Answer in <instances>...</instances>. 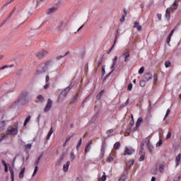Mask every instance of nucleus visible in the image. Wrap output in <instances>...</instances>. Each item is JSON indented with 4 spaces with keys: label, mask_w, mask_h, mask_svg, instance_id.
<instances>
[{
    "label": "nucleus",
    "mask_w": 181,
    "mask_h": 181,
    "mask_svg": "<svg viewBox=\"0 0 181 181\" xmlns=\"http://www.w3.org/2000/svg\"><path fill=\"white\" fill-rule=\"evenodd\" d=\"M118 60V57L117 56H115L114 57V59H112V71L110 73L108 74V75H107L105 77V79L108 78V76H110V74H111V73H112V71H114V67H115V64H117V61Z\"/></svg>",
    "instance_id": "obj_7"
},
{
    "label": "nucleus",
    "mask_w": 181,
    "mask_h": 181,
    "mask_svg": "<svg viewBox=\"0 0 181 181\" xmlns=\"http://www.w3.org/2000/svg\"><path fill=\"white\" fill-rule=\"evenodd\" d=\"M37 98L38 100L41 102V103H43V101H45V98H43V95H39L37 96Z\"/></svg>",
    "instance_id": "obj_41"
},
{
    "label": "nucleus",
    "mask_w": 181,
    "mask_h": 181,
    "mask_svg": "<svg viewBox=\"0 0 181 181\" xmlns=\"http://www.w3.org/2000/svg\"><path fill=\"white\" fill-rule=\"evenodd\" d=\"M9 172H10L11 176V181H15V174H14V172H13V168L10 167L9 168Z\"/></svg>",
    "instance_id": "obj_19"
},
{
    "label": "nucleus",
    "mask_w": 181,
    "mask_h": 181,
    "mask_svg": "<svg viewBox=\"0 0 181 181\" xmlns=\"http://www.w3.org/2000/svg\"><path fill=\"white\" fill-rule=\"evenodd\" d=\"M147 146L149 152H152V149H153V146H152V144H151V141L149 140L147 142Z\"/></svg>",
    "instance_id": "obj_25"
},
{
    "label": "nucleus",
    "mask_w": 181,
    "mask_h": 181,
    "mask_svg": "<svg viewBox=\"0 0 181 181\" xmlns=\"http://www.w3.org/2000/svg\"><path fill=\"white\" fill-rule=\"evenodd\" d=\"M157 18H158V21H160L162 19V14L158 13L157 14Z\"/></svg>",
    "instance_id": "obj_54"
},
{
    "label": "nucleus",
    "mask_w": 181,
    "mask_h": 181,
    "mask_svg": "<svg viewBox=\"0 0 181 181\" xmlns=\"http://www.w3.org/2000/svg\"><path fill=\"white\" fill-rule=\"evenodd\" d=\"M101 63H103V60L100 59L98 62V66H101Z\"/></svg>",
    "instance_id": "obj_63"
},
{
    "label": "nucleus",
    "mask_w": 181,
    "mask_h": 181,
    "mask_svg": "<svg viewBox=\"0 0 181 181\" xmlns=\"http://www.w3.org/2000/svg\"><path fill=\"white\" fill-rule=\"evenodd\" d=\"M49 76L48 75H47L46 76V77H45V81H46V83H49Z\"/></svg>",
    "instance_id": "obj_62"
},
{
    "label": "nucleus",
    "mask_w": 181,
    "mask_h": 181,
    "mask_svg": "<svg viewBox=\"0 0 181 181\" xmlns=\"http://www.w3.org/2000/svg\"><path fill=\"white\" fill-rule=\"evenodd\" d=\"M44 88L45 90H47V88H49V82H47V83L44 86Z\"/></svg>",
    "instance_id": "obj_55"
},
{
    "label": "nucleus",
    "mask_w": 181,
    "mask_h": 181,
    "mask_svg": "<svg viewBox=\"0 0 181 181\" xmlns=\"http://www.w3.org/2000/svg\"><path fill=\"white\" fill-rule=\"evenodd\" d=\"M11 18H12V14H9L8 16L7 17V18H6L5 20H4L2 21L1 26H2V25H5V23H6V22H8V21H9V19H11Z\"/></svg>",
    "instance_id": "obj_27"
},
{
    "label": "nucleus",
    "mask_w": 181,
    "mask_h": 181,
    "mask_svg": "<svg viewBox=\"0 0 181 181\" xmlns=\"http://www.w3.org/2000/svg\"><path fill=\"white\" fill-rule=\"evenodd\" d=\"M0 119H3L0 122V132L1 129H4L5 127L6 123L9 121L8 119V116L6 113H5V110H0Z\"/></svg>",
    "instance_id": "obj_2"
},
{
    "label": "nucleus",
    "mask_w": 181,
    "mask_h": 181,
    "mask_svg": "<svg viewBox=\"0 0 181 181\" xmlns=\"http://www.w3.org/2000/svg\"><path fill=\"white\" fill-rule=\"evenodd\" d=\"M67 26V21H63L59 22L55 27V29L60 30V29H63V28H66Z\"/></svg>",
    "instance_id": "obj_5"
},
{
    "label": "nucleus",
    "mask_w": 181,
    "mask_h": 181,
    "mask_svg": "<svg viewBox=\"0 0 181 181\" xmlns=\"http://www.w3.org/2000/svg\"><path fill=\"white\" fill-rule=\"evenodd\" d=\"M30 118H32V117L30 115H28L24 122V124H23L24 127H26V125H28V123L30 122Z\"/></svg>",
    "instance_id": "obj_23"
},
{
    "label": "nucleus",
    "mask_w": 181,
    "mask_h": 181,
    "mask_svg": "<svg viewBox=\"0 0 181 181\" xmlns=\"http://www.w3.org/2000/svg\"><path fill=\"white\" fill-rule=\"evenodd\" d=\"M16 134H18V129L13 126L8 127L6 131V135H16Z\"/></svg>",
    "instance_id": "obj_3"
},
{
    "label": "nucleus",
    "mask_w": 181,
    "mask_h": 181,
    "mask_svg": "<svg viewBox=\"0 0 181 181\" xmlns=\"http://www.w3.org/2000/svg\"><path fill=\"white\" fill-rule=\"evenodd\" d=\"M49 67H52V62L50 61L40 64L37 68V76L39 74H43V73L47 71V69H49Z\"/></svg>",
    "instance_id": "obj_1"
},
{
    "label": "nucleus",
    "mask_w": 181,
    "mask_h": 181,
    "mask_svg": "<svg viewBox=\"0 0 181 181\" xmlns=\"http://www.w3.org/2000/svg\"><path fill=\"white\" fill-rule=\"evenodd\" d=\"M127 168H130V166H132L134 165V160H130L129 162L126 163Z\"/></svg>",
    "instance_id": "obj_34"
},
{
    "label": "nucleus",
    "mask_w": 181,
    "mask_h": 181,
    "mask_svg": "<svg viewBox=\"0 0 181 181\" xmlns=\"http://www.w3.org/2000/svg\"><path fill=\"white\" fill-rule=\"evenodd\" d=\"M64 158H66V153H63L60 159L58 160V163H62V162H63V160H64Z\"/></svg>",
    "instance_id": "obj_30"
},
{
    "label": "nucleus",
    "mask_w": 181,
    "mask_h": 181,
    "mask_svg": "<svg viewBox=\"0 0 181 181\" xmlns=\"http://www.w3.org/2000/svg\"><path fill=\"white\" fill-rule=\"evenodd\" d=\"M104 93V90H102L100 93H98L96 96V98L98 100H100L101 97L103 96V93Z\"/></svg>",
    "instance_id": "obj_39"
},
{
    "label": "nucleus",
    "mask_w": 181,
    "mask_h": 181,
    "mask_svg": "<svg viewBox=\"0 0 181 181\" xmlns=\"http://www.w3.org/2000/svg\"><path fill=\"white\" fill-rule=\"evenodd\" d=\"M25 168H23L18 175L19 179H23L25 176Z\"/></svg>",
    "instance_id": "obj_21"
},
{
    "label": "nucleus",
    "mask_w": 181,
    "mask_h": 181,
    "mask_svg": "<svg viewBox=\"0 0 181 181\" xmlns=\"http://www.w3.org/2000/svg\"><path fill=\"white\" fill-rule=\"evenodd\" d=\"M69 88H66L62 93H61V95H62L63 97H67V94H69Z\"/></svg>",
    "instance_id": "obj_18"
},
{
    "label": "nucleus",
    "mask_w": 181,
    "mask_h": 181,
    "mask_svg": "<svg viewBox=\"0 0 181 181\" xmlns=\"http://www.w3.org/2000/svg\"><path fill=\"white\" fill-rule=\"evenodd\" d=\"M129 124H130L131 127H134V124H135V122L134 120H132Z\"/></svg>",
    "instance_id": "obj_59"
},
{
    "label": "nucleus",
    "mask_w": 181,
    "mask_h": 181,
    "mask_svg": "<svg viewBox=\"0 0 181 181\" xmlns=\"http://www.w3.org/2000/svg\"><path fill=\"white\" fill-rule=\"evenodd\" d=\"M165 18L169 21L170 19V9L167 8L165 11Z\"/></svg>",
    "instance_id": "obj_24"
},
{
    "label": "nucleus",
    "mask_w": 181,
    "mask_h": 181,
    "mask_svg": "<svg viewBox=\"0 0 181 181\" xmlns=\"http://www.w3.org/2000/svg\"><path fill=\"white\" fill-rule=\"evenodd\" d=\"M153 83H156V81H158V75L155 74L153 76Z\"/></svg>",
    "instance_id": "obj_45"
},
{
    "label": "nucleus",
    "mask_w": 181,
    "mask_h": 181,
    "mask_svg": "<svg viewBox=\"0 0 181 181\" xmlns=\"http://www.w3.org/2000/svg\"><path fill=\"white\" fill-rule=\"evenodd\" d=\"M173 33H175V29H173L169 34L167 40H166V42L167 43H170V39L172 37V36L173 35Z\"/></svg>",
    "instance_id": "obj_22"
},
{
    "label": "nucleus",
    "mask_w": 181,
    "mask_h": 181,
    "mask_svg": "<svg viewBox=\"0 0 181 181\" xmlns=\"http://www.w3.org/2000/svg\"><path fill=\"white\" fill-rule=\"evenodd\" d=\"M124 62H129V52H125L124 54Z\"/></svg>",
    "instance_id": "obj_29"
},
{
    "label": "nucleus",
    "mask_w": 181,
    "mask_h": 181,
    "mask_svg": "<svg viewBox=\"0 0 181 181\" xmlns=\"http://www.w3.org/2000/svg\"><path fill=\"white\" fill-rule=\"evenodd\" d=\"M172 137V132H169L166 136V139H170Z\"/></svg>",
    "instance_id": "obj_47"
},
{
    "label": "nucleus",
    "mask_w": 181,
    "mask_h": 181,
    "mask_svg": "<svg viewBox=\"0 0 181 181\" xmlns=\"http://www.w3.org/2000/svg\"><path fill=\"white\" fill-rule=\"evenodd\" d=\"M39 163H40V161L38 160H37V161L35 163V167L34 169V172L33 173V177L36 175V173H37V170H38L37 165H39Z\"/></svg>",
    "instance_id": "obj_13"
},
{
    "label": "nucleus",
    "mask_w": 181,
    "mask_h": 181,
    "mask_svg": "<svg viewBox=\"0 0 181 181\" xmlns=\"http://www.w3.org/2000/svg\"><path fill=\"white\" fill-rule=\"evenodd\" d=\"M120 144L119 142H116L114 145V149H118L119 148Z\"/></svg>",
    "instance_id": "obj_44"
},
{
    "label": "nucleus",
    "mask_w": 181,
    "mask_h": 181,
    "mask_svg": "<svg viewBox=\"0 0 181 181\" xmlns=\"http://www.w3.org/2000/svg\"><path fill=\"white\" fill-rule=\"evenodd\" d=\"M133 28H136V30H139V31H141L142 30V26H141L139 25V23L138 22H134V25L133 26Z\"/></svg>",
    "instance_id": "obj_20"
},
{
    "label": "nucleus",
    "mask_w": 181,
    "mask_h": 181,
    "mask_svg": "<svg viewBox=\"0 0 181 181\" xmlns=\"http://www.w3.org/2000/svg\"><path fill=\"white\" fill-rule=\"evenodd\" d=\"M169 114H170V110L168 109L167 112H166V114H165V116L164 117V119H166V117H168V115H169Z\"/></svg>",
    "instance_id": "obj_50"
},
{
    "label": "nucleus",
    "mask_w": 181,
    "mask_h": 181,
    "mask_svg": "<svg viewBox=\"0 0 181 181\" xmlns=\"http://www.w3.org/2000/svg\"><path fill=\"white\" fill-rule=\"evenodd\" d=\"M180 159H181V154H178L175 158V162L177 163V165H179V163H180Z\"/></svg>",
    "instance_id": "obj_31"
},
{
    "label": "nucleus",
    "mask_w": 181,
    "mask_h": 181,
    "mask_svg": "<svg viewBox=\"0 0 181 181\" xmlns=\"http://www.w3.org/2000/svg\"><path fill=\"white\" fill-rule=\"evenodd\" d=\"M106 179H107V176L103 175V176L102 177V180L105 181Z\"/></svg>",
    "instance_id": "obj_64"
},
{
    "label": "nucleus",
    "mask_w": 181,
    "mask_h": 181,
    "mask_svg": "<svg viewBox=\"0 0 181 181\" xmlns=\"http://www.w3.org/2000/svg\"><path fill=\"white\" fill-rule=\"evenodd\" d=\"M171 64H172V63H170V61H166L165 62V67H170V66H171Z\"/></svg>",
    "instance_id": "obj_42"
},
{
    "label": "nucleus",
    "mask_w": 181,
    "mask_h": 181,
    "mask_svg": "<svg viewBox=\"0 0 181 181\" xmlns=\"http://www.w3.org/2000/svg\"><path fill=\"white\" fill-rule=\"evenodd\" d=\"M69 54V52H66L64 55H60L56 57L57 60H60V59H63V57L67 56Z\"/></svg>",
    "instance_id": "obj_36"
},
{
    "label": "nucleus",
    "mask_w": 181,
    "mask_h": 181,
    "mask_svg": "<svg viewBox=\"0 0 181 181\" xmlns=\"http://www.w3.org/2000/svg\"><path fill=\"white\" fill-rule=\"evenodd\" d=\"M74 136V133H70L69 135L66 138V142H69L70 139H71V137Z\"/></svg>",
    "instance_id": "obj_32"
},
{
    "label": "nucleus",
    "mask_w": 181,
    "mask_h": 181,
    "mask_svg": "<svg viewBox=\"0 0 181 181\" xmlns=\"http://www.w3.org/2000/svg\"><path fill=\"white\" fill-rule=\"evenodd\" d=\"M12 67H15V64L4 65V66L0 67V71L1 70H5V69H12Z\"/></svg>",
    "instance_id": "obj_16"
},
{
    "label": "nucleus",
    "mask_w": 181,
    "mask_h": 181,
    "mask_svg": "<svg viewBox=\"0 0 181 181\" xmlns=\"http://www.w3.org/2000/svg\"><path fill=\"white\" fill-rule=\"evenodd\" d=\"M143 80L146 82L149 81V80H152V74L146 73L143 76Z\"/></svg>",
    "instance_id": "obj_9"
},
{
    "label": "nucleus",
    "mask_w": 181,
    "mask_h": 181,
    "mask_svg": "<svg viewBox=\"0 0 181 181\" xmlns=\"http://www.w3.org/2000/svg\"><path fill=\"white\" fill-rule=\"evenodd\" d=\"M108 160H109V162H112L114 160V158L112 156H110L108 158Z\"/></svg>",
    "instance_id": "obj_60"
},
{
    "label": "nucleus",
    "mask_w": 181,
    "mask_h": 181,
    "mask_svg": "<svg viewBox=\"0 0 181 181\" xmlns=\"http://www.w3.org/2000/svg\"><path fill=\"white\" fill-rule=\"evenodd\" d=\"M90 145H93V140H90L85 147V153H87L90 151Z\"/></svg>",
    "instance_id": "obj_15"
},
{
    "label": "nucleus",
    "mask_w": 181,
    "mask_h": 181,
    "mask_svg": "<svg viewBox=\"0 0 181 181\" xmlns=\"http://www.w3.org/2000/svg\"><path fill=\"white\" fill-rule=\"evenodd\" d=\"M162 140H159V141L156 145V148H158V146H162Z\"/></svg>",
    "instance_id": "obj_46"
},
{
    "label": "nucleus",
    "mask_w": 181,
    "mask_h": 181,
    "mask_svg": "<svg viewBox=\"0 0 181 181\" xmlns=\"http://www.w3.org/2000/svg\"><path fill=\"white\" fill-rule=\"evenodd\" d=\"M25 149H30V148H32V144H26L25 146Z\"/></svg>",
    "instance_id": "obj_51"
},
{
    "label": "nucleus",
    "mask_w": 181,
    "mask_h": 181,
    "mask_svg": "<svg viewBox=\"0 0 181 181\" xmlns=\"http://www.w3.org/2000/svg\"><path fill=\"white\" fill-rule=\"evenodd\" d=\"M127 90L129 91H131L132 90V83H130V84L128 85Z\"/></svg>",
    "instance_id": "obj_52"
},
{
    "label": "nucleus",
    "mask_w": 181,
    "mask_h": 181,
    "mask_svg": "<svg viewBox=\"0 0 181 181\" xmlns=\"http://www.w3.org/2000/svg\"><path fill=\"white\" fill-rule=\"evenodd\" d=\"M143 122H144V119L142 117H139L137 119V122L136 123V127L133 129L134 132H135V131H136V129L139 128V127L141 126V124H142Z\"/></svg>",
    "instance_id": "obj_8"
},
{
    "label": "nucleus",
    "mask_w": 181,
    "mask_h": 181,
    "mask_svg": "<svg viewBox=\"0 0 181 181\" xmlns=\"http://www.w3.org/2000/svg\"><path fill=\"white\" fill-rule=\"evenodd\" d=\"M125 21V16H122V18L120 19V22H124Z\"/></svg>",
    "instance_id": "obj_61"
},
{
    "label": "nucleus",
    "mask_w": 181,
    "mask_h": 181,
    "mask_svg": "<svg viewBox=\"0 0 181 181\" xmlns=\"http://www.w3.org/2000/svg\"><path fill=\"white\" fill-rule=\"evenodd\" d=\"M105 146H107V144H105V141H103L102 143L100 158H104V153H105Z\"/></svg>",
    "instance_id": "obj_10"
},
{
    "label": "nucleus",
    "mask_w": 181,
    "mask_h": 181,
    "mask_svg": "<svg viewBox=\"0 0 181 181\" xmlns=\"http://www.w3.org/2000/svg\"><path fill=\"white\" fill-rule=\"evenodd\" d=\"M47 54H49V51L42 49L36 54V56L38 59H42V57H45V56H47Z\"/></svg>",
    "instance_id": "obj_4"
},
{
    "label": "nucleus",
    "mask_w": 181,
    "mask_h": 181,
    "mask_svg": "<svg viewBox=\"0 0 181 181\" xmlns=\"http://www.w3.org/2000/svg\"><path fill=\"white\" fill-rule=\"evenodd\" d=\"M70 166V161H66V164L63 166V170L67 172L69 170V167Z\"/></svg>",
    "instance_id": "obj_17"
},
{
    "label": "nucleus",
    "mask_w": 181,
    "mask_h": 181,
    "mask_svg": "<svg viewBox=\"0 0 181 181\" xmlns=\"http://www.w3.org/2000/svg\"><path fill=\"white\" fill-rule=\"evenodd\" d=\"M74 86V83L71 82L70 85L66 88H69V90H71V88H73Z\"/></svg>",
    "instance_id": "obj_49"
},
{
    "label": "nucleus",
    "mask_w": 181,
    "mask_h": 181,
    "mask_svg": "<svg viewBox=\"0 0 181 181\" xmlns=\"http://www.w3.org/2000/svg\"><path fill=\"white\" fill-rule=\"evenodd\" d=\"M160 172H163V165H160Z\"/></svg>",
    "instance_id": "obj_58"
},
{
    "label": "nucleus",
    "mask_w": 181,
    "mask_h": 181,
    "mask_svg": "<svg viewBox=\"0 0 181 181\" xmlns=\"http://www.w3.org/2000/svg\"><path fill=\"white\" fill-rule=\"evenodd\" d=\"M177 4L175 2L173 4V6H171V11H176L177 9Z\"/></svg>",
    "instance_id": "obj_33"
},
{
    "label": "nucleus",
    "mask_w": 181,
    "mask_h": 181,
    "mask_svg": "<svg viewBox=\"0 0 181 181\" xmlns=\"http://www.w3.org/2000/svg\"><path fill=\"white\" fill-rule=\"evenodd\" d=\"M146 84V81H144V79L140 81L139 82V85L141 86V87H145Z\"/></svg>",
    "instance_id": "obj_35"
},
{
    "label": "nucleus",
    "mask_w": 181,
    "mask_h": 181,
    "mask_svg": "<svg viewBox=\"0 0 181 181\" xmlns=\"http://www.w3.org/2000/svg\"><path fill=\"white\" fill-rule=\"evenodd\" d=\"M52 105H53V101L52 100V99H48L47 103L44 108V112H47L48 111H49L52 108Z\"/></svg>",
    "instance_id": "obj_6"
},
{
    "label": "nucleus",
    "mask_w": 181,
    "mask_h": 181,
    "mask_svg": "<svg viewBox=\"0 0 181 181\" xmlns=\"http://www.w3.org/2000/svg\"><path fill=\"white\" fill-rule=\"evenodd\" d=\"M112 132H114V129H109V130H107V132H106V134H107V135H110V134H112Z\"/></svg>",
    "instance_id": "obj_53"
},
{
    "label": "nucleus",
    "mask_w": 181,
    "mask_h": 181,
    "mask_svg": "<svg viewBox=\"0 0 181 181\" xmlns=\"http://www.w3.org/2000/svg\"><path fill=\"white\" fill-rule=\"evenodd\" d=\"M127 175H122L119 179V181H124V180H127Z\"/></svg>",
    "instance_id": "obj_43"
},
{
    "label": "nucleus",
    "mask_w": 181,
    "mask_h": 181,
    "mask_svg": "<svg viewBox=\"0 0 181 181\" xmlns=\"http://www.w3.org/2000/svg\"><path fill=\"white\" fill-rule=\"evenodd\" d=\"M144 148H145V144H141V148H140V151H142V149H143V151H145V150H144Z\"/></svg>",
    "instance_id": "obj_57"
},
{
    "label": "nucleus",
    "mask_w": 181,
    "mask_h": 181,
    "mask_svg": "<svg viewBox=\"0 0 181 181\" xmlns=\"http://www.w3.org/2000/svg\"><path fill=\"white\" fill-rule=\"evenodd\" d=\"M139 155L141 156L139 161L142 162V160H144L145 159V151H144V148H141V150L139 151Z\"/></svg>",
    "instance_id": "obj_11"
},
{
    "label": "nucleus",
    "mask_w": 181,
    "mask_h": 181,
    "mask_svg": "<svg viewBox=\"0 0 181 181\" xmlns=\"http://www.w3.org/2000/svg\"><path fill=\"white\" fill-rule=\"evenodd\" d=\"M81 142H82V139H80L79 141H78V144L76 146L77 151H80V146H81Z\"/></svg>",
    "instance_id": "obj_38"
},
{
    "label": "nucleus",
    "mask_w": 181,
    "mask_h": 181,
    "mask_svg": "<svg viewBox=\"0 0 181 181\" xmlns=\"http://www.w3.org/2000/svg\"><path fill=\"white\" fill-rule=\"evenodd\" d=\"M117 42V37L115 40V42H114V45L112 46V47L110 48V51H109V53L110 52H111V50H112L114 49V47H115V43Z\"/></svg>",
    "instance_id": "obj_48"
},
{
    "label": "nucleus",
    "mask_w": 181,
    "mask_h": 181,
    "mask_svg": "<svg viewBox=\"0 0 181 181\" xmlns=\"http://www.w3.org/2000/svg\"><path fill=\"white\" fill-rule=\"evenodd\" d=\"M144 71H145V68L144 66H141L139 70V74H144Z\"/></svg>",
    "instance_id": "obj_40"
},
{
    "label": "nucleus",
    "mask_w": 181,
    "mask_h": 181,
    "mask_svg": "<svg viewBox=\"0 0 181 181\" xmlns=\"http://www.w3.org/2000/svg\"><path fill=\"white\" fill-rule=\"evenodd\" d=\"M2 165H4V167L8 166V164H6V162L4 160H1Z\"/></svg>",
    "instance_id": "obj_56"
},
{
    "label": "nucleus",
    "mask_w": 181,
    "mask_h": 181,
    "mask_svg": "<svg viewBox=\"0 0 181 181\" xmlns=\"http://www.w3.org/2000/svg\"><path fill=\"white\" fill-rule=\"evenodd\" d=\"M135 151L132 148L129 149L128 147H126L125 152L124 155L126 156V155H132Z\"/></svg>",
    "instance_id": "obj_12"
},
{
    "label": "nucleus",
    "mask_w": 181,
    "mask_h": 181,
    "mask_svg": "<svg viewBox=\"0 0 181 181\" xmlns=\"http://www.w3.org/2000/svg\"><path fill=\"white\" fill-rule=\"evenodd\" d=\"M77 98H78V94L76 93V95L71 99L70 104H74V103H76V101H77Z\"/></svg>",
    "instance_id": "obj_26"
},
{
    "label": "nucleus",
    "mask_w": 181,
    "mask_h": 181,
    "mask_svg": "<svg viewBox=\"0 0 181 181\" xmlns=\"http://www.w3.org/2000/svg\"><path fill=\"white\" fill-rule=\"evenodd\" d=\"M57 9V8L56 7H51L48 10H47L46 13L47 15H50L51 13L56 12Z\"/></svg>",
    "instance_id": "obj_14"
},
{
    "label": "nucleus",
    "mask_w": 181,
    "mask_h": 181,
    "mask_svg": "<svg viewBox=\"0 0 181 181\" xmlns=\"http://www.w3.org/2000/svg\"><path fill=\"white\" fill-rule=\"evenodd\" d=\"M75 158H76V155L74 154V153H73V152L71 153L70 159H71V162H73Z\"/></svg>",
    "instance_id": "obj_37"
},
{
    "label": "nucleus",
    "mask_w": 181,
    "mask_h": 181,
    "mask_svg": "<svg viewBox=\"0 0 181 181\" xmlns=\"http://www.w3.org/2000/svg\"><path fill=\"white\" fill-rule=\"evenodd\" d=\"M52 134H53V127H52L49 132H48V134L47 136V141H49V139H50V136H52Z\"/></svg>",
    "instance_id": "obj_28"
}]
</instances>
